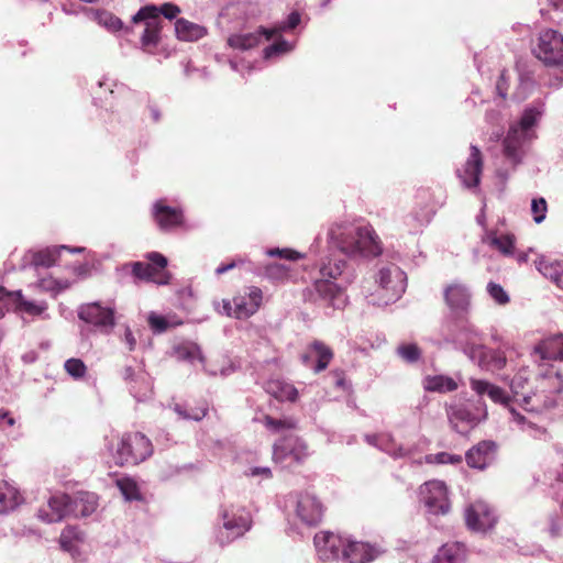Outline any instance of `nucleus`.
<instances>
[{
  "label": "nucleus",
  "instance_id": "nucleus-58",
  "mask_svg": "<svg viewBox=\"0 0 563 563\" xmlns=\"http://www.w3.org/2000/svg\"><path fill=\"white\" fill-rule=\"evenodd\" d=\"M100 22L103 23L109 30L117 31L122 27V22L119 18L111 13L104 12L100 14Z\"/></svg>",
  "mask_w": 563,
  "mask_h": 563
},
{
  "label": "nucleus",
  "instance_id": "nucleus-63",
  "mask_svg": "<svg viewBox=\"0 0 563 563\" xmlns=\"http://www.w3.org/2000/svg\"><path fill=\"white\" fill-rule=\"evenodd\" d=\"M331 375L334 378L335 386L344 389L346 385L344 372L341 369H334L331 372Z\"/></svg>",
  "mask_w": 563,
  "mask_h": 563
},
{
  "label": "nucleus",
  "instance_id": "nucleus-11",
  "mask_svg": "<svg viewBox=\"0 0 563 563\" xmlns=\"http://www.w3.org/2000/svg\"><path fill=\"white\" fill-rule=\"evenodd\" d=\"M314 545L322 561L343 560L347 540L332 532H320L314 536Z\"/></svg>",
  "mask_w": 563,
  "mask_h": 563
},
{
  "label": "nucleus",
  "instance_id": "nucleus-28",
  "mask_svg": "<svg viewBox=\"0 0 563 563\" xmlns=\"http://www.w3.org/2000/svg\"><path fill=\"white\" fill-rule=\"evenodd\" d=\"M534 352L542 360H560L563 361V335H554L540 342Z\"/></svg>",
  "mask_w": 563,
  "mask_h": 563
},
{
  "label": "nucleus",
  "instance_id": "nucleus-5",
  "mask_svg": "<svg viewBox=\"0 0 563 563\" xmlns=\"http://www.w3.org/2000/svg\"><path fill=\"white\" fill-rule=\"evenodd\" d=\"M532 53L545 66H562L563 34L552 29L543 30L537 38Z\"/></svg>",
  "mask_w": 563,
  "mask_h": 563
},
{
  "label": "nucleus",
  "instance_id": "nucleus-21",
  "mask_svg": "<svg viewBox=\"0 0 563 563\" xmlns=\"http://www.w3.org/2000/svg\"><path fill=\"white\" fill-rule=\"evenodd\" d=\"M297 515L307 525H318L323 516L322 504L312 495L303 494L297 504Z\"/></svg>",
  "mask_w": 563,
  "mask_h": 563
},
{
  "label": "nucleus",
  "instance_id": "nucleus-26",
  "mask_svg": "<svg viewBox=\"0 0 563 563\" xmlns=\"http://www.w3.org/2000/svg\"><path fill=\"white\" fill-rule=\"evenodd\" d=\"M527 135L521 134L517 126H511L504 140V154L514 164L521 159V147Z\"/></svg>",
  "mask_w": 563,
  "mask_h": 563
},
{
  "label": "nucleus",
  "instance_id": "nucleus-37",
  "mask_svg": "<svg viewBox=\"0 0 563 563\" xmlns=\"http://www.w3.org/2000/svg\"><path fill=\"white\" fill-rule=\"evenodd\" d=\"M448 418L453 429L461 433L463 432L459 428V424L461 422L473 424L475 421L473 413L463 406H450V408L448 409Z\"/></svg>",
  "mask_w": 563,
  "mask_h": 563
},
{
  "label": "nucleus",
  "instance_id": "nucleus-43",
  "mask_svg": "<svg viewBox=\"0 0 563 563\" xmlns=\"http://www.w3.org/2000/svg\"><path fill=\"white\" fill-rule=\"evenodd\" d=\"M290 266L285 264L272 263L266 265L265 275L276 282H283L289 278Z\"/></svg>",
  "mask_w": 563,
  "mask_h": 563
},
{
  "label": "nucleus",
  "instance_id": "nucleus-19",
  "mask_svg": "<svg viewBox=\"0 0 563 563\" xmlns=\"http://www.w3.org/2000/svg\"><path fill=\"white\" fill-rule=\"evenodd\" d=\"M48 510L41 509L38 517L46 522H57L71 515V497L67 494L56 495L48 500Z\"/></svg>",
  "mask_w": 563,
  "mask_h": 563
},
{
  "label": "nucleus",
  "instance_id": "nucleus-54",
  "mask_svg": "<svg viewBox=\"0 0 563 563\" xmlns=\"http://www.w3.org/2000/svg\"><path fill=\"white\" fill-rule=\"evenodd\" d=\"M487 291L498 305H506L509 302L508 294L499 284H496L494 282L488 283Z\"/></svg>",
  "mask_w": 563,
  "mask_h": 563
},
{
  "label": "nucleus",
  "instance_id": "nucleus-10",
  "mask_svg": "<svg viewBox=\"0 0 563 563\" xmlns=\"http://www.w3.org/2000/svg\"><path fill=\"white\" fill-rule=\"evenodd\" d=\"M222 527L227 531L225 542L242 537L252 527V516L244 507L231 505L221 511Z\"/></svg>",
  "mask_w": 563,
  "mask_h": 563
},
{
  "label": "nucleus",
  "instance_id": "nucleus-55",
  "mask_svg": "<svg viewBox=\"0 0 563 563\" xmlns=\"http://www.w3.org/2000/svg\"><path fill=\"white\" fill-rule=\"evenodd\" d=\"M15 291H8L4 287H0V319L4 317L11 303L14 302Z\"/></svg>",
  "mask_w": 563,
  "mask_h": 563
},
{
  "label": "nucleus",
  "instance_id": "nucleus-13",
  "mask_svg": "<svg viewBox=\"0 0 563 563\" xmlns=\"http://www.w3.org/2000/svg\"><path fill=\"white\" fill-rule=\"evenodd\" d=\"M333 357L334 352L328 344L313 340L300 358L305 366L312 367L314 373H320L328 368Z\"/></svg>",
  "mask_w": 563,
  "mask_h": 563
},
{
  "label": "nucleus",
  "instance_id": "nucleus-12",
  "mask_svg": "<svg viewBox=\"0 0 563 563\" xmlns=\"http://www.w3.org/2000/svg\"><path fill=\"white\" fill-rule=\"evenodd\" d=\"M78 317L82 321L100 329L102 332H109L115 324L113 309L102 307L98 302L81 306Z\"/></svg>",
  "mask_w": 563,
  "mask_h": 563
},
{
  "label": "nucleus",
  "instance_id": "nucleus-9",
  "mask_svg": "<svg viewBox=\"0 0 563 563\" xmlns=\"http://www.w3.org/2000/svg\"><path fill=\"white\" fill-rule=\"evenodd\" d=\"M309 456L308 444L297 435H287L274 444L273 460L277 463L302 464Z\"/></svg>",
  "mask_w": 563,
  "mask_h": 563
},
{
  "label": "nucleus",
  "instance_id": "nucleus-40",
  "mask_svg": "<svg viewBox=\"0 0 563 563\" xmlns=\"http://www.w3.org/2000/svg\"><path fill=\"white\" fill-rule=\"evenodd\" d=\"M176 356L183 361H195L201 358L200 347L192 342H185L175 347Z\"/></svg>",
  "mask_w": 563,
  "mask_h": 563
},
{
  "label": "nucleus",
  "instance_id": "nucleus-53",
  "mask_svg": "<svg viewBox=\"0 0 563 563\" xmlns=\"http://www.w3.org/2000/svg\"><path fill=\"white\" fill-rule=\"evenodd\" d=\"M548 203L544 198L533 199L531 202V212L536 223H541L545 219Z\"/></svg>",
  "mask_w": 563,
  "mask_h": 563
},
{
  "label": "nucleus",
  "instance_id": "nucleus-2",
  "mask_svg": "<svg viewBox=\"0 0 563 563\" xmlns=\"http://www.w3.org/2000/svg\"><path fill=\"white\" fill-rule=\"evenodd\" d=\"M527 377L523 372L517 373L510 384L511 391L516 398L521 397V405L526 410L539 412L555 406V395L563 389L562 375L559 372H551L541 375L536 391L526 394L523 390ZM519 401V399H517Z\"/></svg>",
  "mask_w": 563,
  "mask_h": 563
},
{
  "label": "nucleus",
  "instance_id": "nucleus-25",
  "mask_svg": "<svg viewBox=\"0 0 563 563\" xmlns=\"http://www.w3.org/2000/svg\"><path fill=\"white\" fill-rule=\"evenodd\" d=\"M444 300L452 310H464L470 303V294L463 284L453 283L444 288Z\"/></svg>",
  "mask_w": 563,
  "mask_h": 563
},
{
  "label": "nucleus",
  "instance_id": "nucleus-14",
  "mask_svg": "<svg viewBox=\"0 0 563 563\" xmlns=\"http://www.w3.org/2000/svg\"><path fill=\"white\" fill-rule=\"evenodd\" d=\"M152 217L158 228L165 232L180 228L185 222L183 210L167 206L163 199L153 205Z\"/></svg>",
  "mask_w": 563,
  "mask_h": 563
},
{
  "label": "nucleus",
  "instance_id": "nucleus-44",
  "mask_svg": "<svg viewBox=\"0 0 563 563\" xmlns=\"http://www.w3.org/2000/svg\"><path fill=\"white\" fill-rule=\"evenodd\" d=\"M175 411L184 419L199 421L206 417L208 408L205 402L198 407H190L186 409H183L179 405H176Z\"/></svg>",
  "mask_w": 563,
  "mask_h": 563
},
{
  "label": "nucleus",
  "instance_id": "nucleus-24",
  "mask_svg": "<svg viewBox=\"0 0 563 563\" xmlns=\"http://www.w3.org/2000/svg\"><path fill=\"white\" fill-rule=\"evenodd\" d=\"M71 497V515L75 517H87L98 506V497L95 493L78 492Z\"/></svg>",
  "mask_w": 563,
  "mask_h": 563
},
{
  "label": "nucleus",
  "instance_id": "nucleus-3",
  "mask_svg": "<svg viewBox=\"0 0 563 563\" xmlns=\"http://www.w3.org/2000/svg\"><path fill=\"white\" fill-rule=\"evenodd\" d=\"M144 260L130 264L131 274L135 279L157 285H168L170 283L173 275L167 269L168 260L166 256L153 251L146 253Z\"/></svg>",
  "mask_w": 563,
  "mask_h": 563
},
{
  "label": "nucleus",
  "instance_id": "nucleus-49",
  "mask_svg": "<svg viewBox=\"0 0 563 563\" xmlns=\"http://www.w3.org/2000/svg\"><path fill=\"white\" fill-rule=\"evenodd\" d=\"M397 351L401 358L408 363H415L421 356V350L415 343L402 344L397 349Z\"/></svg>",
  "mask_w": 563,
  "mask_h": 563
},
{
  "label": "nucleus",
  "instance_id": "nucleus-1",
  "mask_svg": "<svg viewBox=\"0 0 563 563\" xmlns=\"http://www.w3.org/2000/svg\"><path fill=\"white\" fill-rule=\"evenodd\" d=\"M331 243L347 256H379L383 245L374 228L369 224H335L329 232Z\"/></svg>",
  "mask_w": 563,
  "mask_h": 563
},
{
  "label": "nucleus",
  "instance_id": "nucleus-8",
  "mask_svg": "<svg viewBox=\"0 0 563 563\" xmlns=\"http://www.w3.org/2000/svg\"><path fill=\"white\" fill-rule=\"evenodd\" d=\"M420 495L428 511L433 515H446L451 504L448 487L442 481H429L420 486Z\"/></svg>",
  "mask_w": 563,
  "mask_h": 563
},
{
  "label": "nucleus",
  "instance_id": "nucleus-56",
  "mask_svg": "<svg viewBox=\"0 0 563 563\" xmlns=\"http://www.w3.org/2000/svg\"><path fill=\"white\" fill-rule=\"evenodd\" d=\"M269 256H278L288 261H297L301 258V254L291 249H271L267 251Z\"/></svg>",
  "mask_w": 563,
  "mask_h": 563
},
{
  "label": "nucleus",
  "instance_id": "nucleus-59",
  "mask_svg": "<svg viewBox=\"0 0 563 563\" xmlns=\"http://www.w3.org/2000/svg\"><path fill=\"white\" fill-rule=\"evenodd\" d=\"M300 20H301L300 13L297 11H294L288 15L287 21L285 22L284 25L279 26V27H274V30H276V34H278L280 31H285V30H294L300 23Z\"/></svg>",
  "mask_w": 563,
  "mask_h": 563
},
{
  "label": "nucleus",
  "instance_id": "nucleus-45",
  "mask_svg": "<svg viewBox=\"0 0 563 563\" xmlns=\"http://www.w3.org/2000/svg\"><path fill=\"white\" fill-rule=\"evenodd\" d=\"M81 531L77 527H66L59 538L60 545L64 550L70 551L73 549V540H80Z\"/></svg>",
  "mask_w": 563,
  "mask_h": 563
},
{
  "label": "nucleus",
  "instance_id": "nucleus-60",
  "mask_svg": "<svg viewBox=\"0 0 563 563\" xmlns=\"http://www.w3.org/2000/svg\"><path fill=\"white\" fill-rule=\"evenodd\" d=\"M508 79H509L508 71L506 69L501 70L499 78L497 80V84H496V89H497L498 95L504 99L506 98L507 91L509 88Z\"/></svg>",
  "mask_w": 563,
  "mask_h": 563
},
{
  "label": "nucleus",
  "instance_id": "nucleus-47",
  "mask_svg": "<svg viewBox=\"0 0 563 563\" xmlns=\"http://www.w3.org/2000/svg\"><path fill=\"white\" fill-rule=\"evenodd\" d=\"M426 461L428 463H438V464H460L463 459L462 455L451 454L448 452H439L437 454H429L426 456Z\"/></svg>",
  "mask_w": 563,
  "mask_h": 563
},
{
  "label": "nucleus",
  "instance_id": "nucleus-20",
  "mask_svg": "<svg viewBox=\"0 0 563 563\" xmlns=\"http://www.w3.org/2000/svg\"><path fill=\"white\" fill-rule=\"evenodd\" d=\"M470 150V157L467 158L460 177L467 188H473L477 187L481 183V175L483 172V156L476 145H471Z\"/></svg>",
  "mask_w": 563,
  "mask_h": 563
},
{
  "label": "nucleus",
  "instance_id": "nucleus-33",
  "mask_svg": "<svg viewBox=\"0 0 563 563\" xmlns=\"http://www.w3.org/2000/svg\"><path fill=\"white\" fill-rule=\"evenodd\" d=\"M63 251H70L68 247L62 245V246H54V247H46L44 250H40L36 252H33L31 255V264L35 267H51L54 264H56L59 261L60 254Z\"/></svg>",
  "mask_w": 563,
  "mask_h": 563
},
{
  "label": "nucleus",
  "instance_id": "nucleus-22",
  "mask_svg": "<svg viewBox=\"0 0 563 563\" xmlns=\"http://www.w3.org/2000/svg\"><path fill=\"white\" fill-rule=\"evenodd\" d=\"M275 35L276 30L260 26L252 33L230 35L228 44L232 48L246 51L256 47L261 43L262 36H265L266 40H271Z\"/></svg>",
  "mask_w": 563,
  "mask_h": 563
},
{
  "label": "nucleus",
  "instance_id": "nucleus-41",
  "mask_svg": "<svg viewBox=\"0 0 563 563\" xmlns=\"http://www.w3.org/2000/svg\"><path fill=\"white\" fill-rule=\"evenodd\" d=\"M542 112L536 108H528L523 111L519 123L516 125L521 134H528V131L534 126Z\"/></svg>",
  "mask_w": 563,
  "mask_h": 563
},
{
  "label": "nucleus",
  "instance_id": "nucleus-38",
  "mask_svg": "<svg viewBox=\"0 0 563 563\" xmlns=\"http://www.w3.org/2000/svg\"><path fill=\"white\" fill-rule=\"evenodd\" d=\"M115 485L126 500L140 501L143 499V496L140 492V487L133 478L128 476L119 478L117 479Z\"/></svg>",
  "mask_w": 563,
  "mask_h": 563
},
{
  "label": "nucleus",
  "instance_id": "nucleus-27",
  "mask_svg": "<svg viewBox=\"0 0 563 563\" xmlns=\"http://www.w3.org/2000/svg\"><path fill=\"white\" fill-rule=\"evenodd\" d=\"M175 33L180 41L195 42L207 35V29L203 25L180 18L175 22Z\"/></svg>",
  "mask_w": 563,
  "mask_h": 563
},
{
  "label": "nucleus",
  "instance_id": "nucleus-31",
  "mask_svg": "<svg viewBox=\"0 0 563 563\" xmlns=\"http://www.w3.org/2000/svg\"><path fill=\"white\" fill-rule=\"evenodd\" d=\"M266 391L279 401H296L298 398L297 388L286 382L272 379L266 383Z\"/></svg>",
  "mask_w": 563,
  "mask_h": 563
},
{
  "label": "nucleus",
  "instance_id": "nucleus-36",
  "mask_svg": "<svg viewBox=\"0 0 563 563\" xmlns=\"http://www.w3.org/2000/svg\"><path fill=\"white\" fill-rule=\"evenodd\" d=\"M13 303L15 305L16 311L26 313L32 317L41 316L47 309L46 302L36 303L29 301L23 297L20 290L15 291Z\"/></svg>",
  "mask_w": 563,
  "mask_h": 563
},
{
  "label": "nucleus",
  "instance_id": "nucleus-57",
  "mask_svg": "<svg viewBox=\"0 0 563 563\" xmlns=\"http://www.w3.org/2000/svg\"><path fill=\"white\" fill-rule=\"evenodd\" d=\"M486 356L489 357L488 363L495 368L500 369L506 365V356L503 352L492 350L489 351Z\"/></svg>",
  "mask_w": 563,
  "mask_h": 563
},
{
  "label": "nucleus",
  "instance_id": "nucleus-15",
  "mask_svg": "<svg viewBox=\"0 0 563 563\" xmlns=\"http://www.w3.org/2000/svg\"><path fill=\"white\" fill-rule=\"evenodd\" d=\"M465 521L471 530L485 531L495 525L496 519L493 510L486 503L476 500L465 509Z\"/></svg>",
  "mask_w": 563,
  "mask_h": 563
},
{
  "label": "nucleus",
  "instance_id": "nucleus-29",
  "mask_svg": "<svg viewBox=\"0 0 563 563\" xmlns=\"http://www.w3.org/2000/svg\"><path fill=\"white\" fill-rule=\"evenodd\" d=\"M23 500L19 489L8 481H0V514L15 509Z\"/></svg>",
  "mask_w": 563,
  "mask_h": 563
},
{
  "label": "nucleus",
  "instance_id": "nucleus-50",
  "mask_svg": "<svg viewBox=\"0 0 563 563\" xmlns=\"http://www.w3.org/2000/svg\"><path fill=\"white\" fill-rule=\"evenodd\" d=\"M344 266L345 263L341 260L334 261L333 263L330 261L328 264H322L320 274L322 277L336 279L342 274Z\"/></svg>",
  "mask_w": 563,
  "mask_h": 563
},
{
  "label": "nucleus",
  "instance_id": "nucleus-17",
  "mask_svg": "<svg viewBox=\"0 0 563 563\" xmlns=\"http://www.w3.org/2000/svg\"><path fill=\"white\" fill-rule=\"evenodd\" d=\"M496 451L497 444L494 441H481L466 452V463L472 468L484 470L495 460Z\"/></svg>",
  "mask_w": 563,
  "mask_h": 563
},
{
  "label": "nucleus",
  "instance_id": "nucleus-42",
  "mask_svg": "<svg viewBox=\"0 0 563 563\" xmlns=\"http://www.w3.org/2000/svg\"><path fill=\"white\" fill-rule=\"evenodd\" d=\"M263 421L265 427L274 432H279L280 430H294L297 427L296 421L291 418L275 419L272 416L266 415Z\"/></svg>",
  "mask_w": 563,
  "mask_h": 563
},
{
  "label": "nucleus",
  "instance_id": "nucleus-7",
  "mask_svg": "<svg viewBox=\"0 0 563 563\" xmlns=\"http://www.w3.org/2000/svg\"><path fill=\"white\" fill-rule=\"evenodd\" d=\"M262 301V289L256 286H250L245 289L244 294L234 296L232 301L223 299L222 308L228 317L247 319L260 309Z\"/></svg>",
  "mask_w": 563,
  "mask_h": 563
},
{
  "label": "nucleus",
  "instance_id": "nucleus-16",
  "mask_svg": "<svg viewBox=\"0 0 563 563\" xmlns=\"http://www.w3.org/2000/svg\"><path fill=\"white\" fill-rule=\"evenodd\" d=\"M471 387L478 395L487 394L494 402L501 404L507 407L514 419L518 423H523L525 417L510 406L511 397L503 388L481 379H472Z\"/></svg>",
  "mask_w": 563,
  "mask_h": 563
},
{
  "label": "nucleus",
  "instance_id": "nucleus-62",
  "mask_svg": "<svg viewBox=\"0 0 563 563\" xmlns=\"http://www.w3.org/2000/svg\"><path fill=\"white\" fill-rule=\"evenodd\" d=\"M121 375H122L123 380L126 383V385L130 388L132 386V384L135 382L137 373L131 366H126L123 368Z\"/></svg>",
  "mask_w": 563,
  "mask_h": 563
},
{
  "label": "nucleus",
  "instance_id": "nucleus-4",
  "mask_svg": "<svg viewBox=\"0 0 563 563\" xmlns=\"http://www.w3.org/2000/svg\"><path fill=\"white\" fill-rule=\"evenodd\" d=\"M153 453V445L148 438L141 432L126 433L121 438L114 455L119 466L137 465Z\"/></svg>",
  "mask_w": 563,
  "mask_h": 563
},
{
  "label": "nucleus",
  "instance_id": "nucleus-35",
  "mask_svg": "<svg viewBox=\"0 0 563 563\" xmlns=\"http://www.w3.org/2000/svg\"><path fill=\"white\" fill-rule=\"evenodd\" d=\"M423 387L427 391L448 393L457 388L456 382L446 376H428L424 379Z\"/></svg>",
  "mask_w": 563,
  "mask_h": 563
},
{
  "label": "nucleus",
  "instance_id": "nucleus-61",
  "mask_svg": "<svg viewBox=\"0 0 563 563\" xmlns=\"http://www.w3.org/2000/svg\"><path fill=\"white\" fill-rule=\"evenodd\" d=\"M148 323H150L151 328L157 332H164L168 328L167 320L161 316H150Z\"/></svg>",
  "mask_w": 563,
  "mask_h": 563
},
{
  "label": "nucleus",
  "instance_id": "nucleus-52",
  "mask_svg": "<svg viewBox=\"0 0 563 563\" xmlns=\"http://www.w3.org/2000/svg\"><path fill=\"white\" fill-rule=\"evenodd\" d=\"M40 287L46 291H62L70 286L68 280H59L53 277L42 278L38 283Z\"/></svg>",
  "mask_w": 563,
  "mask_h": 563
},
{
  "label": "nucleus",
  "instance_id": "nucleus-39",
  "mask_svg": "<svg viewBox=\"0 0 563 563\" xmlns=\"http://www.w3.org/2000/svg\"><path fill=\"white\" fill-rule=\"evenodd\" d=\"M152 390V384L150 376L143 372H137L135 382L130 387V393L136 398L142 399L147 396L148 393Z\"/></svg>",
  "mask_w": 563,
  "mask_h": 563
},
{
  "label": "nucleus",
  "instance_id": "nucleus-18",
  "mask_svg": "<svg viewBox=\"0 0 563 563\" xmlns=\"http://www.w3.org/2000/svg\"><path fill=\"white\" fill-rule=\"evenodd\" d=\"M134 24L143 23L140 41L145 52L152 53L161 42L162 20L155 18H139V11L133 15Z\"/></svg>",
  "mask_w": 563,
  "mask_h": 563
},
{
  "label": "nucleus",
  "instance_id": "nucleus-46",
  "mask_svg": "<svg viewBox=\"0 0 563 563\" xmlns=\"http://www.w3.org/2000/svg\"><path fill=\"white\" fill-rule=\"evenodd\" d=\"M316 290L324 299H334L340 291L336 284L325 279L316 282Z\"/></svg>",
  "mask_w": 563,
  "mask_h": 563
},
{
  "label": "nucleus",
  "instance_id": "nucleus-30",
  "mask_svg": "<svg viewBox=\"0 0 563 563\" xmlns=\"http://www.w3.org/2000/svg\"><path fill=\"white\" fill-rule=\"evenodd\" d=\"M464 559V545L459 542H450L438 550L432 563H462Z\"/></svg>",
  "mask_w": 563,
  "mask_h": 563
},
{
  "label": "nucleus",
  "instance_id": "nucleus-51",
  "mask_svg": "<svg viewBox=\"0 0 563 563\" xmlns=\"http://www.w3.org/2000/svg\"><path fill=\"white\" fill-rule=\"evenodd\" d=\"M65 371L74 378H82L86 375L87 367L80 358H68L65 362Z\"/></svg>",
  "mask_w": 563,
  "mask_h": 563
},
{
  "label": "nucleus",
  "instance_id": "nucleus-34",
  "mask_svg": "<svg viewBox=\"0 0 563 563\" xmlns=\"http://www.w3.org/2000/svg\"><path fill=\"white\" fill-rule=\"evenodd\" d=\"M537 268L544 277L550 278L563 289V261L549 262L541 258L537 263Z\"/></svg>",
  "mask_w": 563,
  "mask_h": 563
},
{
  "label": "nucleus",
  "instance_id": "nucleus-32",
  "mask_svg": "<svg viewBox=\"0 0 563 563\" xmlns=\"http://www.w3.org/2000/svg\"><path fill=\"white\" fill-rule=\"evenodd\" d=\"M180 13V8L172 2H165L162 5L147 4L139 10V18H155L162 20L161 15L168 20L175 19Z\"/></svg>",
  "mask_w": 563,
  "mask_h": 563
},
{
  "label": "nucleus",
  "instance_id": "nucleus-6",
  "mask_svg": "<svg viewBox=\"0 0 563 563\" xmlns=\"http://www.w3.org/2000/svg\"><path fill=\"white\" fill-rule=\"evenodd\" d=\"M376 283L384 305L396 301L406 290V275L396 264H387L380 267L376 276Z\"/></svg>",
  "mask_w": 563,
  "mask_h": 563
},
{
  "label": "nucleus",
  "instance_id": "nucleus-23",
  "mask_svg": "<svg viewBox=\"0 0 563 563\" xmlns=\"http://www.w3.org/2000/svg\"><path fill=\"white\" fill-rule=\"evenodd\" d=\"M379 555V550L368 543L349 541L344 550V563H368Z\"/></svg>",
  "mask_w": 563,
  "mask_h": 563
},
{
  "label": "nucleus",
  "instance_id": "nucleus-64",
  "mask_svg": "<svg viewBox=\"0 0 563 563\" xmlns=\"http://www.w3.org/2000/svg\"><path fill=\"white\" fill-rule=\"evenodd\" d=\"M286 42H278L269 45L265 48V55L266 57L272 56L273 54L280 53L285 51Z\"/></svg>",
  "mask_w": 563,
  "mask_h": 563
},
{
  "label": "nucleus",
  "instance_id": "nucleus-48",
  "mask_svg": "<svg viewBox=\"0 0 563 563\" xmlns=\"http://www.w3.org/2000/svg\"><path fill=\"white\" fill-rule=\"evenodd\" d=\"M492 245L498 249L503 254L510 255L515 249V238L512 235H500L492 239Z\"/></svg>",
  "mask_w": 563,
  "mask_h": 563
}]
</instances>
